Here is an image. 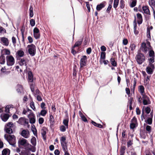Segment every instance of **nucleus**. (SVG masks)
I'll return each mask as SVG.
<instances>
[{
    "instance_id": "f257e3e1",
    "label": "nucleus",
    "mask_w": 155,
    "mask_h": 155,
    "mask_svg": "<svg viewBox=\"0 0 155 155\" xmlns=\"http://www.w3.org/2000/svg\"><path fill=\"white\" fill-rule=\"evenodd\" d=\"M4 137L9 142V144L14 147H15L16 143V137L12 134H5Z\"/></svg>"
},
{
    "instance_id": "f03ea898",
    "label": "nucleus",
    "mask_w": 155,
    "mask_h": 155,
    "mask_svg": "<svg viewBox=\"0 0 155 155\" xmlns=\"http://www.w3.org/2000/svg\"><path fill=\"white\" fill-rule=\"evenodd\" d=\"M27 48L28 49L29 53L31 56H33L35 55L36 53V47L34 45L32 44L28 45Z\"/></svg>"
},
{
    "instance_id": "7ed1b4c3",
    "label": "nucleus",
    "mask_w": 155,
    "mask_h": 155,
    "mask_svg": "<svg viewBox=\"0 0 155 155\" xmlns=\"http://www.w3.org/2000/svg\"><path fill=\"white\" fill-rule=\"evenodd\" d=\"M136 58L137 62L139 64H141L145 61V57L141 53H138L137 55Z\"/></svg>"
},
{
    "instance_id": "20e7f679",
    "label": "nucleus",
    "mask_w": 155,
    "mask_h": 155,
    "mask_svg": "<svg viewBox=\"0 0 155 155\" xmlns=\"http://www.w3.org/2000/svg\"><path fill=\"white\" fill-rule=\"evenodd\" d=\"M7 64L8 66H12L15 63V59L11 55L7 56L6 57Z\"/></svg>"
},
{
    "instance_id": "39448f33",
    "label": "nucleus",
    "mask_w": 155,
    "mask_h": 155,
    "mask_svg": "<svg viewBox=\"0 0 155 155\" xmlns=\"http://www.w3.org/2000/svg\"><path fill=\"white\" fill-rule=\"evenodd\" d=\"M154 68L155 67L154 64H149L146 68V72L148 74H151L153 73Z\"/></svg>"
},
{
    "instance_id": "423d86ee",
    "label": "nucleus",
    "mask_w": 155,
    "mask_h": 155,
    "mask_svg": "<svg viewBox=\"0 0 155 155\" xmlns=\"http://www.w3.org/2000/svg\"><path fill=\"white\" fill-rule=\"evenodd\" d=\"M87 61V58L86 56L84 55L81 57L80 61V68L81 69L86 65Z\"/></svg>"
},
{
    "instance_id": "0eeeda50",
    "label": "nucleus",
    "mask_w": 155,
    "mask_h": 155,
    "mask_svg": "<svg viewBox=\"0 0 155 155\" xmlns=\"http://www.w3.org/2000/svg\"><path fill=\"white\" fill-rule=\"evenodd\" d=\"M18 143L19 146H26L29 144L27 140L24 138L20 139L18 141Z\"/></svg>"
},
{
    "instance_id": "6e6552de",
    "label": "nucleus",
    "mask_w": 155,
    "mask_h": 155,
    "mask_svg": "<svg viewBox=\"0 0 155 155\" xmlns=\"http://www.w3.org/2000/svg\"><path fill=\"white\" fill-rule=\"evenodd\" d=\"M143 99V104L144 105L150 104V103L149 97L145 94L142 95Z\"/></svg>"
},
{
    "instance_id": "1a4fd4ad",
    "label": "nucleus",
    "mask_w": 155,
    "mask_h": 155,
    "mask_svg": "<svg viewBox=\"0 0 155 155\" xmlns=\"http://www.w3.org/2000/svg\"><path fill=\"white\" fill-rule=\"evenodd\" d=\"M28 117L29 119L30 123L31 124H34L35 123V116L33 113H29L28 116Z\"/></svg>"
},
{
    "instance_id": "9d476101",
    "label": "nucleus",
    "mask_w": 155,
    "mask_h": 155,
    "mask_svg": "<svg viewBox=\"0 0 155 155\" xmlns=\"http://www.w3.org/2000/svg\"><path fill=\"white\" fill-rule=\"evenodd\" d=\"M33 33L34 37L36 39H38L40 38V33L39 30L38 28L35 27L34 28Z\"/></svg>"
},
{
    "instance_id": "9b49d317",
    "label": "nucleus",
    "mask_w": 155,
    "mask_h": 155,
    "mask_svg": "<svg viewBox=\"0 0 155 155\" xmlns=\"http://www.w3.org/2000/svg\"><path fill=\"white\" fill-rule=\"evenodd\" d=\"M21 135L25 138H28L29 137V132L28 130H24L21 131Z\"/></svg>"
},
{
    "instance_id": "f8f14e48",
    "label": "nucleus",
    "mask_w": 155,
    "mask_h": 155,
    "mask_svg": "<svg viewBox=\"0 0 155 155\" xmlns=\"http://www.w3.org/2000/svg\"><path fill=\"white\" fill-rule=\"evenodd\" d=\"M141 49L143 52L144 53H146L148 50H151V48H148L146 46L145 43H143L141 46Z\"/></svg>"
},
{
    "instance_id": "ddd939ff",
    "label": "nucleus",
    "mask_w": 155,
    "mask_h": 155,
    "mask_svg": "<svg viewBox=\"0 0 155 155\" xmlns=\"http://www.w3.org/2000/svg\"><path fill=\"white\" fill-rule=\"evenodd\" d=\"M28 75V81L30 82H32L34 80V78L32 72L31 71H29Z\"/></svg>"
},
{
    "instance_id": "4468645a",
    "label": "nucleus",
    "mask_w": 155,
    "mask_h": 155,
    "mask_svg": "<svg viewBox=\"0 0 155 155\" xmlns=\"http://www.w3.org/2000/svg\"><path fill=\"white\" fill-rule=\"evenodd\" d=\"M1 118L2 120L4 121H6L8 119L9 115L8 114H3L1 115Z\"/></svg>"
},
{
    "instance_id": "2eb2a0df",
    "label": "nucleus",
    "mask_w": 155,
    "mask_h": 155,
    "mask_svg": "<svg viewBox=\"0 0 155 155\" xmlns=\"http://www.w3.org/2000/svg\"><path fill=\"white\" fill-rule=\"evenodd\" d=\"M1 41L4 45L7 46L8 45V40L7 38L5 37H2L1 38Z\"/></svg>"
},
{
    "instance_id": "dca6fc26",
    "label": "nucleus",
    "mask_w": 155,
    "mask_h": 155,
    "mask_svg": "<svg viewBox=\"0 0 155 155\" xmlns=\"http://www.w3.org/2000/svg\"><path fill=\"white\" fill-rule=\"evenodd\" d=\"M27 60L26 59L24 58L21 59L19 62L20 65L21 66L25 65L26 66V68L27 67L26 66L27 65Z\"/></svg>"
},
{
    "instance_id": "f3484780",
    "label": "nucleus",
    "mask_w": 155,
    "mask_h": 155,
    "mask_svg": "<svg viewBox=\"0 0 155 155\" xmlns=\"http://www.w3.org/2000/svg\"><path fill=\"white\" fill-rule=\"evenodd\" d=\"M137 16L138 19L137 23L139 25H140L142 23L143 21L142 16L139 13L137 14Z\"/></svg>"
},
{
    "instance_id": "a211bd4d",
    "label": "nucleus",
    "mask_w": 155,
    "mask_h": 155,
    "mask_svg": "<svg viewBox=\"0 0 155 155\" xmlns=\"http://www.w3.org/2000/svg\"><path fill=\"white\" fill-rule=\"evenodd\" d=\"M46 128L45 127H43L41 131V134L42 135L43 139L45 140H46Z\"/></svg>"
},
{
    "instance_id": "6ab92c4d",
    "label": "nucleus",
    "mask_w": 155,
    "mask_h": 155,
    "mask_svg": "<svg viewBox=\"0 0 155 155\" xmlns=\"http://www.w3.org/2000/svg\"><path fill=\"white\" fill-rule=\"evenodd\" d=\"M142 9L145 13L148 15H150V10L148 6H143L142 7Z\"/></svg>"
},
{
    "instance_id": "aec40b11",
    "label": "nucleus",
    "mask_w": 155,
    "mask_h": 155,
    "mask_svg": "<svg viewBox=\"0 0 155 155\" xmlns=\"http://www.w3.org/2000/svg\"><path fill=\"white\" fill-rule=\"evenodd\" d=\"M149 4L152 7L153 10L155 9V2L154 0H149Z\"/></svg>"
},
{
    "instance_id": "412c9836",
    "label": "nucleus",
    "mask_w": 155,
    "mask_h": 155,
    "mask_svg": "<svg viewBox=\"0 0 155 155\" xmlns=\"http://www.w3.org/2000/svg\"><path fill=\"white\" fill-rule=\"evenodd\" d=\"M5 62V58L4 54H2L0 57V63L1 64H4Z\"/></svg>"
},
{
    "instance_id": "4be33fe9",
    "label": "nucleus",
    "mask_w": 155,
    "mask_h": 155,
    "mask_svg": "<svg viewBox=\"0 0 155 155\" xmlns=\"http://www.w3.org/2000/svg\"><path fill=\"white\" fill-rule=\"evenodd\" d=\"M105 5L103 3H101L99 5H97L96 7V9L98 11H100L102 8L104 7Z\"/></svg>"
},
{
    "instance_id": "5701e85b",
    "label": "nucleus",
    "mask_w": 155,
    "mask_h": 155,
    "mask_svg": "<svg viewBox=\"0 0 155 155\" xmlns=\"http://www.w3.org/2000/svg\"><path fill=\"white\" fill-rule=\"evenodd\" d=\"M144 88L143 86L141 85L139 87V91L142 95L144 94Z\"/></svg>"
},
{
    "instance_id": "b1692460",
    "label": "nucleus",
    "mask_w": 155,
    "mask_h": 155,
    "mask_svg": "<svg viewBox=\"0 0 155 155\" xmlns=\"http://www.w3.org/2000/svg\"><path fill=\"white\" fill-rule=\"evenodd\" d=\"M2 52L3 53V54L9 55L10 54L11 52L10 51L7 49H4L2 51Z\"/></svg>"
},
{
    "instance_id": "393cba45",
    "label": "nucleus",
    "mask_w": 155,
    "mask_h": 155,
    "mask_svg": "<svg viewBox=\"0 0 155 155\" xmlns=\"http://www.w3.org/2000/svg\"><path fill=\"white\" fill-rule=\"evenodd\" d=\"M10 151L8 149H4L2 151V155H9Z\"/></svg>"
},
{
    "instance_id": "a878e982",
    "label": "nucleus",
    "mask_w": 155,
    "mask_h": 155,
    "mask_svg": "<svg viewBox=\"0 0 155 155\" xmlns=\"http://www.w3.org/2000/svg\"><path fill=\"white\" fill-rule=\"evenodd\" d=\"M16 54H17V56L18 55L19 57H21L24 56V52L22 50H18L17 51Z\"/></svg>"
},
{
    "instance_id": "bb28decb",
    "label": "nucleus",
    "mask_w": 155,
    "mask_h": 155,
    "mask_svg": "<svg viewBox=\"0 0 155 155\" xmlns=\"http://www.w3.org/2000/svg\"><path fill=\"white\" fill-rule=\"evenodd\" d=\"M23 90V87L22 86L19 84H18L17 86V91L18 93H21Z\"/></svg>"
},
{
    "instance_id": "cd10ccee",
    "label": "nucleus",
    "mask_w": 155,
    "mask_h": 155,
    "mask_svg": "<svg viewBox=\"0 0 155 155\" xmlns=\"http://www.w3.org/2000/svg\"><path fill=\"white\" fill-rule=\"evenodd\" d=\"M79 113L82 120L85 122H87V118L80 111H79Z\"/></svg>"
},
{
    "instance_id": "c85d7f7f",
    "label": "nucleus",
    "mask_w": 155,
    "mask_h": 155,
    "mask_svg": "<svg viewBox=\"0 0 155 155\" xmlns=\"http://www.w3.org/2000/svg\"><path fill=\"white\" fill-rule=\"evenodd\" d=\"M29 16L30 17H32L34 15L33 8L32 6H30L29 9Z\"/></svg>"
},
{
    "instance_id": "c756f323",
    "label": "nucleus",
    "mask_w": 155,
    "mask_h": 155,
    "mask_svg": "<svg viewBox=\"0 0 155 155\" xmlns=\"http://www.w3.org/2000/svg\"><path fill=\"white\" fill-rule=\"evenodd\" d=\"M31 143L34 146H35L36 144V140L35 137H33L31 139Z\"/></svg>"
},
{
    "instance_id": "7c9ffc66",
    "label": "nucleus",
    "mask_w": 155,
    "mask_h": 155,
    "mask_svg": "<svg viewBox=\"0 0 155 155\" xmlns=\"http://www.w3.org/2000/svg\"><path fill=\"white\" fill-rule=\"evenodd\" d=\"M66 140V137H64L63 136L61 137L60 140L61 144H67V143L65 141Z\"/></svg>"
},
{
    "instance_id": "2f4dec72",
    "label": "nucleus",
    "mask_w": 155,
    "mask_h": 155,
    "mask_svg": "<svg viewBox=\"0 0 155 155\" xmlns=\"http://www.w3.org/2000/svg\"><path fill=\"white\" fill-rule=\"evenodd\" d=\"M82 40H80V41L79 40L76 42L73 47V48H74L75 47H78L81 45L82 43Z\"/></svg>"
},
{
    "instance_id": "473e14b6",
    "label": "nucleus",
    "mask_w": 155,
    "mask_h": 155,
    "mask_svg": "<svg viewBox=\"0 0 155 155\" xmlns=\"http://www.w3.org/2000/svg\"><path fill=\"white\" fill-rule=\"evenodd\" d=\"M131 0L132 2L130 5V6L131 8H133L136 6L137 3V1L136 0Z\"/></svg>"
},
{
    "instance_id": "72a5a7b5",
    "label": "nucleus",
    "mask_w": 155,
    "mask_h": 155,
    "mask_svg": "<svg viewBox=\"0 0 155 155\" xmlns=\"http://www.w3.org/2000/svg\"><path fill=\"white\" fill-rule=\"evenodd\" d=\"M120 7L121 8L123 9L124 8V2L123 0H121L120 3Z\"/></svg>"
},
{
    "instance_id": "f704fd0d",
    "label": "nucleus",
    "mask_w": 155,
    "mask_h": 155,
    "mask_svg": "<svg viewBox=\"0 0 155 155\" xmlns=\"http://www.w3.org/2000/svg\"><path fill=\"white\" fill-rule=\"evenodd\" d=\"M62 148L64 152L66 151H68L67 144H61Z\"/></svg>"
},
{
    "instance_id": "c9c22d12",
    "label": "nucleus",
    "mask_w": 155,
    "mask_h": 155,
    "mask_svg": "<svg viewBox=\"0 0 155 155\" xmlns=\"http://www.w3.org/2000/svg\"><path fill=\"white\" fill-rule=\"evenodd\" d=\"M31 110L28 108L26 109H24L22 113L24 114H26L28 112H29L30 113H32L31 112Z\"/></svg>"
},
{
    "instance_id": "e433bc0d",
    "label": "nucleus",
    "mask_w": 155,
    "mask_h": 155,
    "mask_svg": "<svg viewBox=\"0 0 155 155\" xmlns=\"http://www.w3.org/2000/svg\"><path fill=\"white\" fill-rule=\"evenodd\" d=\"M145 122L148 124L150 125L152 124V119L151 118H148Z\"/></svg>"
},
{
    "instance_id": "4c0bfd02",
    "label": "nucleus",
    "mask_w": 155,
    "mask_h": 155,
    "mask_svg": "<svg viewBox=\"0 0 155 155\" xmlns=\"http://www.w3.org/2000/svg\"><path fill=\"white\" fill-rule=\"evenodd\" d=\"M119 0H114V7L116 8L118 6Z\"/></svg>"
},
{
    "instance_id": "58836bf2",
    "label": "nucleus",
    "mask_w": 155,
    "mask_h": 155,
    "mask_svg": "<svg viewBox=\"0 0 155 155\" xmlns=\"http://www.w3.org/2000/svg\"><path fill=\"white\" fill-rule=\"evenodd\" d=\"M110 61L112 65L113 66L115 67L117 66V63L114 58H111Z\"/></svg>"
},
{
    "instance_id": "ea45409f",
    "label": "nucleus",
    "mask_w": 155,
    "mask_h": 155,
    "mask_svg": "<svg viewBox=\"0 0 155 155\" xmlns=\"http://www.w3.org/2000/svg\"><path fill=\"white\" fill-rule=\"evenodd\" d=\"M30 106L31 108L34 111L36 110V109L35 106L34 102L32 101L30 104Z\"/></svg>"
},
{
    "instance_id": "a19ab883",
    "label": "nucleus",
    "mask_w": 155,
    "mask_h": 155,
    "mask_svg": "<svg viewBox=\"0 0 155 155\" xmlns=\"http://www.w3.org/2000/svg\"><path fill=\"white\" fill-rule=\"evenodd\" d=\"M47 113V111L45 109L42 110L40 112V114L42 116H44Z\"/></svg>"
},
{
    "instance_id": "79ce46f5",
    "label": "nucleus",
    "mask_w": 155,
    "mask_h": 155,
    "mask_svg": "<svg viewBox=\"0 0 155 155\" xmlns=\"http://www.w3.org/2000/svg\"><path fill=\"white\" fill-rule=\"evenodd\" d=\"M92 123L95 126H97L99 128H101L102 127V125H101V124H97V123H96V122H95L93 121H92Z\"/></svg>"
},
{
    "instance_id": "37998d69",
    "label": "nucleus",
    "mask_w": 155,
    "mask_h": 155,
    "mask_svg": "<svg viewBox=\"0 0 155 155\" xmlns=\"http://www.w3.org/2000/svg\"><path fill=\"white\" fill-rule=\"evenodd\" d=\"M5 130L6 132L8 134H10L13 132V131L12 129L11 128H8L5 129Z\"/></svg>"
},
{
    "instance_id": "c03bdc74",
    "label": "nucleus",
    "mask_w": 155,
    "mask_h": 155,
    "mask_svg": "<svg viewBox=\"0 0 155 155\" xmlns=\"http://www.w3.org/2000/svg\"><path fill=\"white\" fill-rule=\"evenodd\" d=\"M77 69V67L76 65H74L73 68V76H76L77 74L76 70Z\"/></svg>"
},
{
    "instance_id": "a18cd8bd",
    "label": "nucleus",
    "mask_w": 155,
    "mask_h": 155,
    "mask_svg": "<svg viewBox=\"0 0 155 155\" xmlns=\"http://www.w3.org/2000/svg\"><path fill=\"white\" fill-rule=\"evenodd\" d=\"M106 53L105 52H101V58L102 59H104L105 58Z\"/></svg>"
},
{
    "instance_id": "49530a36",
    "label": "nucleus",
    "mask_w": 155,
    "mask_h": 155,
    "mask_svg": "<svg viewBox=\"0 0 155 155\" xmlns=\"http://www.w3.org/2000/svg\"><path fill=\"white\" fill-rule=\"evenodd\" d=\"M150 76H147L146 78L144 80V83L147 84L149 83V81L150 80Z\"/></svg>"
},
{
    "instance_id": "de8ad7c7",
    "label": "nucleus",
    "mask_w": 155,
    "mask_h": 155,
    "mask_svg": "<svg viewBox=\"0 0 155 155\" xmlns=\"http://www.w3.org/2000/svg\"><path fill=\"white\" fill-rule=\"evenodd\" d=\"M68 120L67 119H65L63 121V124L67 128L68 127Z\"/></svg>"
},
{
    "instance_id": "09e8293b",
    "label": "nucleus",
    "mask_w": 155,
    "mask_h": 155,
    "mask_svg": "<svg viewBox=\"0 0 155 155\" xmlns=\"http://www.w3.org/2000/svg\"><path fill=\"white\" fill-rule=\"evenodd\" d=\"M34 135L36 136L37 134V131L36 129L35 126H34V127H32L31 129Z\"/></svg>"
},
{
    "instance_id": "8fccbe9b",
    "label": "nucleus",
    "mask_w": 155,
    "mask_h": 155,
    "mask_svg": "<svg viewBox=\"0 0 155 155\" xmlns=\"http://www.w3.org/2000/svg\"><path fill=\"white\" fill-rule=\"evenodd\" d=\"M149 52V56L151 57H154V52L152 50H150Z\"/></svg>"
},
{
    "instance_id": "3c124183",
    "label": "nucleus",
    "mask_w": 155,
    "mask_h": 155,
    "mask_svg": "<svg viewBox=\"0 0 155 155\" xmlns=\"http://www.w3.org/2000/svg\"><path fill=\"white\" fill-rule=\"evenodd\" d=\"M50 123L53 124L54 122V119L53 116L52 115H50Z\"/></svg>"
},
{
    "instance_id": "603ef678",
    "label": "nucleus",
    "mask_w": 155,
    "mask_h": 155,
    "mask_svg": "<svg viewBox=\"0 0 155 155\" xmlns=\"http://www.w3.org/2000/svg\"><path fill=\"white\" fill-rule=\"evenodd\" d=\"M154 57H152L151 58H150L149 59V64H152V63H153L154 61Z\"/></svg>"
},
{
    "instance_id": "864d4df0",
    "label": "nucleus",
    "mask_w": 155,
    "mask_h": 155,
    "mask_svg": "<svg viewBox=\"0 0 155 155\" xmlns=\"http://www.w3.org/2000/svg\"><path fill=\"white\" fill-rule=\"evenodd\" d=\"M146 129L149 133H150L151 132V127L149 125L147 126Z\"/></svg>"
},
{
    "instance_id": "5fc2aeb1",
    "label": "nucleus",
    "mask_w": 155,
    "mask_h": 155,
    "mask_svg": "<svg viewBox=\"0 0 155 155\" xmlns=\"http://www.w3.org/2000/svg\"><path fill=\"white\" fill-rule=\"evenodd\" d=\"M30 24L31 26H34L35 25V21L33 19H31L30 20Z\"/></svg>"
},
{
    "instance_id": "6e6d98bb",
    "label": "nucleus",
    "mask_w": 155,
    "mask_h": 155,
    "mask_svg": "<svg viewBox=\"0 0 155 155\" xmlns=\"http://www.w3.org/2000/svg\"><path fill=\"white\" fill-rule=\"evenodd\" d=\"M44 119L42 117H40L38 119V122L40 124H42L44 122Z\"/></svg>"
},
{
    "instance_id": "4d7b16f0",
    "label": "nucleus",
    "mask_w": 155,
    "mask_h": 155,
    "mask_svg": "<svg viewBox=\"0 0 155 155\" xmlns=\"http://www.w3.org/2000/svg\"><path fill=\"white\" fill-rule=\"evenodd\" d=\"M60 130L61 131L64 132L66 130V128L65 126L62 125L60 127Z\"/></svg>"
},
{
    "instance_id": "13d9d810",
    "label": "nucleus",
    "mask_w": 155,
    "mask_h": 155,
    "mask_svg": "<svg viewBox=\"0 0 155 155\" xmlns=\"http://www.w3.org/2000/svg\"><path fill=\"white\" fill-rule=\"evenodd\" d=\"M136 47V45L134 44H132L130 46V48L131 51H133L135 49Z\"/></svg>"
},
{
    "instance_id": "bf43d9fd",
    "label": "nucleus",
    "mask_w": 155,
    "mask_h": 155,
    "mask_svg": "<svg viewBox=\"0 0 155 155\" xmlns=\"http://www.w3.org/2000/svg\"><path fill=\"white\" fill-rule=\"evenodd\" d=\"M136 124L131 123L130 125V128L132 129L134 128L135 127Z\"/></svg>"
},
{
    "instance_id": "052dcab7",
    "label": "nucleus",
    "mask_w": 155,
    "mask_h": 155,
    "mask_svg": "<svg viewBox=\"0 0 155 155\" xmlns=\"http://www.w3.org/2000/svg\"><path fill=\"white\" fill-rule=\"evenodd\" d=\"M125 91L126 93L128 95L129 97L130 94V91L129 89L128 88H126L125 89Z\"/></svg>"
},
{
    "instance_id": "680f3d73",
    "label": "nucleus",
    "mask_w": 155,
    "mask_h": 155,
    "mask_svg": "<svg viewBox=\"0 0 155 155\" xmlns=\"http://www.w3.org/2000/svg\"><path fill=\"white\" fill-rule=\"evenodd\" d=\"M150 109L149 107H147L145 108V111L147 114H149L150 111Z\"/></svg>"
},
{
    "instance_id": "e2e57ef3",
    "label": "nucleus",
    "mask_w": 155,
    "mask_h": 155,
    "mask_svg": "<svg viewBox=\"0 0 155 155\" xmlns=\"http://www.w3.org/2000/svg\"><path fill=\"white\" fill-rule=\"evenodd\" d=\"M137 119L135 117H134L131 120V123H134L135 124L137 123Z\"/></svg>"
},
{
    "instance_id": "0e129e2a",
    "label": "nucleus",
    "mask_w": 155,
    "mask_h": 155,
    "mask_svg": "<svg viewBox=\"0 0 155 155\" xmlns=\"http://www.w3.org/2000/svg\"><path fill=\"white\" fill-rule=\"evenodd\" d=\"M34 147H32L31 148H29V150L32 152H35L36 150V148Z\"/></svg>"
},
{
    "instance_id": "69168bd1",
    "label": "nucleus",
    "mask_w": 155,
    "mask_h": 155,
    "mask_svg": "<svg viewBox=\"0 0 155 155\" xmlns=\"http://www.w3.org/2000/svg\"><path fill=\"white\" fill-rule=\"evenodd\" d=\"M132 141L130 140H129L127 143V146L128 147L131 145L133 143H132Z\"/></svg>"
},
{
    "instance_id": "338daca9",
    "label": "nucleus",
    "mask_w": 155,
    "mask_h": 155,
    "mask_svg": "<svg viewBox=\"0 0 155 155\" xmlns=\"http://www.w3.org/2000/svg\"><path fill=\"white\" fill-rule=\"evenodd\" d=\"M13 125V124L12 122H9L7 124V126L8 127V128H11Z\"/></svg>"
},
{
    "instance_id": "774afa93",
    "label": "nucleus",
    "mask_w": 155,
    "mask_h": 155,
    "mask_svg": "<svg viewBox=\"0 0 155 155\" xmlns=\"http://www.w3.org/2000/svg\"><path fill=\"white\" fill-rule=\"evenodd\" d=\"M54 153L55 155H59L60 153V152L58 150L56 149L55 150Z\"/></svg>"
}]
</instances>
